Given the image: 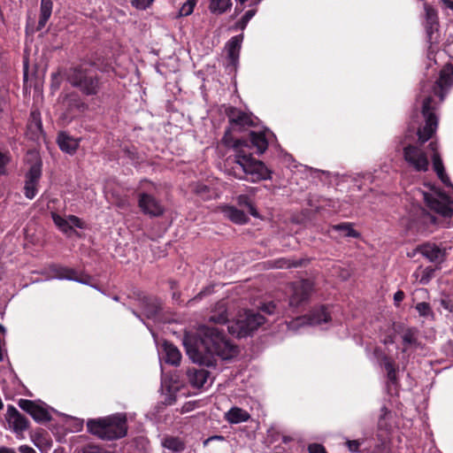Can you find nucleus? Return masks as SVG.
I'll return each instance as SVG.
<instances>
[{"label": "nucleus", "mask_w": 453, "mask_h": 453, "mask_svg": "<svg viewBox=\"0 0 453 453\" xmlns=\"http://www.w3.org/2000/svg\"><path fill=\"white\" fill-rule=\"evenodd\" d=\"M163 349L165 354V362L173 365H179L181 359L180 350L170 342H164Z\"/></svg>", "instance_id": "5701e85b"}, {"label": "nucleus", "mask_w": 453, "mask_h": 453, "mask_svg": "<svg viewBox=\"0 0 453 453\" xmlns=\"http://www.w3.org/2000/svg\"><path fill=\"white\" fill-rule=\"evenodd\" d=\"M42 175V169L40 164H35L31 166L29 172L26 176L25 182V196L28 199H33L37 194V186Z\"/></svg>", "instance_id": "ddd939ff"}, {"label": "nucleus", "mask_w": 453, "mask_h": 453, "mask_svg": "<svg viewBox=\"0 0 453 453\" xmlns=\"http://www.w3.org/2000/svg\"><path fill=\"white\" fill-rule=\"evenodd\" d=\"M453 85V65H445L441 73L439 80L436 81L435 85L433 87V92L435 96L440 97V101L441 102L444 99V96L447 90Z\"/></svg>", "instance_id": "1a4fd4ad"}, {"label": "nucleus", "mask_w": 453, "mask_h": 453, "mask_svg": "<svg viewBox=\"0 0 453 453\" xmlns=\"http://www.w3.org/2000/svg\"><path fill=\"white\" fill-rule=\"evenodd\" d=\"M187 375L188 382L193 388H201L208 380L209 372L203 368H190L188 370Z\"/></svg>", "instance_id": "6ab92c4d"}, {"label": "nucleus", "mask_w": 453, "mask_h": 453, "mask_svg": "<svg viewBox=\"0 0 453 453\" xmlns=\"http://www.w3.org/2000/svg\"><path fill=\"white\" fill-rule=\"evenodd\" d=\"M403 341L404 343L411 344L414 342L413 334L411 332H406L403 335Z\"/></svg>", "instance_id": "603ef678"}, {"label": "nucleus", "mask_w": 453, "mask_h": 453, "mask_svg": "<svg viewBox=\"0 0 453 453\" xmlns=\"http://www.w3.org/2000/svg\"><path fill=\"white\" fill-rule=\"evenodd\" d=\"M58 277L62 280L65 279L83 282L81 280L75 276V272L73 270L65 267H61L58 269Z\"/></svg>", "instance_id": "c9c22d12"}, {"label": "nucleus", "mask_w": 453, "mask_h": 453, "mask_svg": "<svg viewBox=\"0 0 453 453\" xmlns=\"http://www.w3.org/2000/svg\"><path fill=\"white\" fill-rule=\"evenodd\" d=\"M308 451L309 453H326L325 448L317 443L309 445Z\"/></svg>", "instance_id": "49530a36"}, {"label": "nucleus", "mask_w": 453, "mask_h": 453, "mask_svg": "<svg viewBox=\"0 0 453 453\" xmlns=\"http://www.w3.org/2000/svg\"><path fill=\"white\" fill-rule=\"evenodd\" d=\"M198 335L197 340L189 337L184 339L187 354L194 363L211 366L215 356L226 360L238 354L237 347L218 328L202 326L199 327Z\"/></svg>", "instance_id": "f257e3e1"}, {"label": "nucleus", "mask_w": 453, "mask_h": 453, "mask_svg": "<svg viewBox=\"0 0 453 453\" xmlns=\"http://www.w3.org/2000/svg\"><path fill=\"white\" fill-rule=\"evenodd\" d=\"M51 80H52V87L55 89H58L59 88L60 82H61L60 73H53L51 74Z\"/></svg>", "instance_id": "09e8293b"}, {"label": "nucleus", "mask_w": 453, "mask_h": 453, "mask_svg": "<svg viewBox=\"0 0 453 453\" xmlns=\"http://www.w3.org/2000/svg\"><path fill=\"white\" fill-rule=\"evenodd\" d=\"M207 293V289L202 290L196 297L195 299L201 298L203 296H204Z\"/></svg>", "instance_id": "052dcab7"}, {"label": "nucleus", "mask_w": 453, "mask_h": 453, "mask_svg": "<svg viewBox=\"0 0 453 453\" xmlns=\"http://www.w3.org/2000/svg\"><path fill=\"white\" fill-rule=\"evenodd\" d=\"M260 2L261 0H252L251 5L257 6ZM256 12V7H253L252 9L247 11L241 19V20L236 23V27L241 30H243L246 27L249 21L255 16Z\"/></svg>", "instance_id": "c756f323"}, {"label": "nucleus", "mask_w": 453, "mask_h": 453, "mask_svg": "<svg viewBox=\"0 0 453 453\" xmlns=\"http://www.w3.org/2000/svg\"><path fill=\"white\" fill-rule=\"evenodd\" d=\"M196 4V0H188L180 7L178 16L179 17H186V16L190 15L193 12Z\"/></svg>", "instance_id": "4c0bfd02"}, {"label": "nucleus", "mask_w": 453, "mask_h": 453, "mask_svg": "<svg viewBox=\"0 0 453 453\" xmlns=\"http://www.w3.org/2000/svg\"><path fill=\"white\" fill-rule=\"evenodd\" d=\"M388 377L390 380L394 381L395 380V370L388 372Z\"/></svg>", "instance_id": "13d9d810"}, {"label": "nucleus", "mask_w": 453, "mask_h": 453, "mask_svg": "<svg viewBox=\"0 0 453 453\" xmlns=\"http://www.w3.org/2000/svg\"><path fill=\"white\" fill-rule=\"evenodd\" d=\"M10 157L7 154L0 152V175L4 173L5 165L9 162Z\"/></svg>", "instance_id": "a18cd8bd"}, {"label": "nucleus", "mask_w": 453, "mask_h": 453, "mask_svg": "<svg viewBox=\"0 0 453 453\" xmlns=\"http://www.w3.org/2000/svg\"><path fill=\"white\" fill-rule=\"evenodd\" d=\"M232 128L239 127L240 129L254 125L252 117L236 108H230L227 111Z\"/></svg>", "instance_id": "f3484780"}, {"label": "nucleus", "mask_w": 453, "mask_h": 453, "mask_svg": "<svg viewBox=\"0 0 453 453\" xmlns=\"http://www.w3.org/2000/svg\"><path fill=\"white\" fill-rule=\"evenodd\" d=\"M416 310L418 311V312L419 313L420 316L426 317V316H429L432 314L431 307H430L429 303H427L426 302L418 303L416 305Z\"/></svg>", "instance_id": "58836bf2"}, {"label": "nucleus", "mask_w": 453, "mask_h": 453, "mask_svg": "<svg viewBox=\"0 0 453 453\" xmlns=\"http://www.w3.org/2000/svg\"><path fill=\"white\" fill-rule=\"evenodd\" d=\"M231 0H211L210 10L213 13L221 14L231 6Z\"/></svg>", "instance_id": "2f4dec72"}, {"label": "nucleus", "mask_w": 453, "mask_h": 453, "mask_svg": "<svg viewBox=\"0 0 453 453\" xmlns=\"http://www.w3.org/2000/svg\"><path fill=\"white\" fill-rule=\"evenodd\" d=\"M67 220L69 222V226H71V229L73 226H76L78 228L84 227V223L76 216L70 215L68 216Z\"/></svg>", "instance_id": "37998d69"}, {"label": "nucleus", "mask_w": 453, "mask_h": 453, "mask_svg": "<svg viewBox=\"0 0 453 453\" xmlns=\"http://www.w3.org/2000/svg\"><path fill=\"white\" fill-rule=\"evenodd\" d=\"M426 19L427 23L430 25V28L434 25L437 24L438 17L436 11L428 4H425Z\"/></svg>", "instance_id": "e433bc0d"}, {"label": "nucleus", "mask_w": 453, "mask_h": 453, "mask_svg": "<svg viewBox=\"0 0 453 453\" xmlns=\"http://www.w3.org/2000/svg\"><path fill=\"white\" fill-rule=\"evenodd\" d=\"M223 211L225 216L234 223L242 224L247 220L245 213L234 207H226Z\"/></svg>", "instance_id": "cd10ccee"}, {"label": "nucleus", "mask_w": 453, "mask_h": 453, "mask_svg": "<svg viewBox=\"0 0 453 453\" xmlns=\"http://www.w3.org/2000/svg\"><path fill=\"white\" fill-rule=\"evenodd\" d=\"M5 418L9 426L17 434L23 433L28 427V420L12 405L7 406Z\"/></svg>", "instance_id": "f8f14e48"}, {"label": "nucleus", "mask_w": 453, "mask_h": 453, "mask_svg": "<svg viewBox=\"0 0 453 453\" xmlns=\"http://www.w3.org/2000/svg\"><path fill=\"white\" fill-rule=\"evenodd\" d=\"M74 117V114H71L70 116H65L64 118L67 119V121H69L71 119H73Z\"/></svg>", "instance_id": "680f3d73"}, {"label": "nucleus", "mask_w": 453, "mask_h": 453, "mask_svg": "<svg viewBox=\"0 0 453 453\" xmlns=\"http://www.w3.org/2000/svg\"><path fill=\"white\" fill-rule=\"evenodd\" d=\"M260 310L268 315H272L276 311V304L273 302L265 303L260 306Z\"/></svg>", "instance_id": "79ce46f5"}, {"label": "nucleus", "mask_w": 453, "mask_h": 453, "mask_svg": "<svg viewBox=\"0 0 453 453\" xmlns=\"http://www.w3.org/2000/svg\"><path fill=\"white\" fill-rule=\"evenodd\" d=\"M250 141L252 145L257 149L258 154H263L268 147V142L265 133L250 132Z\"/></svg>", "instance_id": "a878e982"}, {"label": "nucleus", "mask_w": 453, "mask_h": 453, "mask_svg": "<svg viewBox=\"0 0 453 453\" xmlns=\"http://www.w3.org/2000/svg\"><path fill=\"white\" fill-rule=\"evenodd\" d=\"M312 282L308 280H298L289 286V306L298 307L306 302L312 291Z\"/></svg>", "instance_id": "6e6552de"}, {"label": "nucleus", "mask_w": 453, "mask_h": 453, "mask_svg": "<svg viewBox=\"0 0 453 453\" xmlns=\"http://www.w3.org/2000/svg\"><path fill=\"white\" fill-rule=\"evenodd\" d=\"M424 200L426 204L436 212L440 213L443 217L449 218L452 215V209L446 202L445 197L438 195L434 196V195L422 193Z\"/></svg>", "instance_id": "4468645a"}, {"label": "nucleus", "mask_w": 453, "mask_h": 453, "mask_svg": "<svg viewBox=\"0 0 453 453\" xmlns=\"http://www.w3.org/2000/svg\"><path fill=\"white\" fill-rule=\"evenodd\" d=\"M139 207L143 213L152 217H158L164 212L160 203L152 196L144 193L140 196Z\"/></svg>", "instance_id": "2eb2a0df"}, {"label": "nucleus", "mask_w": 453, "mask_h": 453, "mask_svg": "<svg viewBox=\"0 0 453 453\" xmlns=\"http://www.w3.org/2000/svg\"><path fill=\"white\" fill-rule=\"evenodd\" d=\"M418 272L414 273V276L418 277Z\"/></svg>", "instance_id": "0e129e2a"}, {"label": "nucleus", "mask_w": 453, "mask_h": 453, "mask_svg": "<svg viewBox=\"0 0 453 453\" xmlns=\"http://www.w3.org/2000/svg\"><path fill=\"white\" fill-rule=\"evenodd\" d=\"M332 228L335 231L341 232L342 236L345 237H358L359 234L357 232L350 223H342L334 225Z\"/></svg>", "instance_id": "473e14b6"}, {"label": "nucleus", "mask_w": 453, "mask_h": 453, "mask_svg": "<svg viewBox=\"0 0 453 453\" xmlns=\"http://www.w3.org/2000/svg\"><path fill=\"white\" fill-rule=\"evenodd\" d=\"M330 319L329 314L324 307L314 311L309 317H301L291 321L288 326L290 330H296L299 326L307 325H320L323 322H327Z\"/></svg>", "instance_id": "9d476101"}, {"label": "nucleus", "mask_w": 453, "mask_h": 453, "mask_svg": "<svg viewBox=\"0 0 453 453\" xmlns=\"http://www.w3.org/2000/svg\"><path fill=\"white\" fill-rule=\"evenodd\" d=\"M291 266H296V265H292L288 261H286V260L278 261L277 267H279V268H289Z\"/></svg>", "instance_id": "864d4df0"}, {"label": "nucleus", "mask_w": 453, "mask_h": 453, "mask_svg": "<svg viewBox=\"0 0 453 453\" xmlns=\"http://www.w3.org/2000/svg\"><path fill=\"white\" fill-rule=\"evenodd\" d=\"M210 321L216 324H225L227 321L226 307L224 303H219L210 317Z\"/></svg>", "instance_id": "c85d7f7f"}, {"label": "nucleus", "mask_w": 453, "mask_h": 453, "mask_svg": "<svg viewBox=\"0 0 453 453\" xmlns=\"http://www.w3.org/2000/svg\"><path fill=\"white\" fill-rule=\"evenodd\" d=\"M52 8V0H41L40 17L38 21L39 29H42V27H45L46 23L51 16Z\"/></svg>", "instance_id": "b1692460"}, {"label": "nucleus", "mask_w": 453, "mask_h": 453, "mask_svg": "<svg viewBox=\"0 0 453 453\" xmlns=\"http://www.w3.org/2000/svg\"><path fill=\"white\" fill-rule=\"evenodd\" d=\"M89 433L103 440H115L127 434V418L117 414L98 419H90L87 423Z\"/></svg>", "instance_id": "7ed1b4c3"}, {"label": "nucleus", "mask_w": 453, "mask_h": 453, "mask_svg": "<svg viewBox=\"0 0 453 453\" xmlns=\"http://www.w3.org/2000/svg\"><path fill=\"white\" fill-rule=\"evenodd\" d=\"M19 406L23 411L27 412L36 422H46L50 420L51 417L50 412L43 406L37 404L35 402L20 399Z\"/></svg>", "instance_id": "9b49d317"}, {"label": "nucleus", "mask_w": 453, "mask_h": 453, "mask_svg": "<svg viewBox=\"0 0 453 453\" xmlns=\"http://www.w3.org/2000/svg\"><path fill=\"white\" fill-rule=\"evenodd\" d=\"M63 104L71 113L73 111L82 112L84 110L87 109V105L75 94H71L67 96L65 98Z\"/></svg>", "instance_id": "393cba45"}, {"label": "nucleus", "mask_w": 453, "mask_h": 453, "mask_svg": "<svg viewBox=\"0 0 453 453\" xmlns=\"http://www.w3.org/2000/svg\"><path fill=\"white\" fill-rule=\"evenodd\" d=\"M422 273H423V275H422V277L420 278L419 282H420L421 284H424V285H425V284H426V283L429 281V280L431 279V276H432V273H433V270H432V269H428V268H427V269H426V270L422 271Z\"/></svg>", "instance_id": "de8ad7c7"}, {"label": "nucleus", "mask_w": 453, "mask_h": 453, "mask_svg": "<svg viewBox=\"0 0 453 453\" xmlns=\"http://www.w3.org/2000/svg\"><path fill=\"white\" fill-rule=\"evenodd\" d=\"M155 0H131V4L139 10L149 8Z\"/></svg>", "instance_id": "ea45409f"}, {"label": "nucleus", "mask_w": 453, "mask_h": 453, "mask_svg": "<svg viewBox=\"0 0 453 453\" xmlns=\"http://www.w3.org/2000/svg\"><path fill=\"white\" fill-rule=\"evenodd\" d=\"M265 323V318L258 311L242 310L228 326L229 333L237 337H246L253 334Z\"/></svg>", "instance_id": "20e7f679"}, {"label": "nucleus", "mask_w": 453, "mask_h": 453, "mask_svg": "<svg viewBox=\"0 0 453 453\" xmlns=\"http://www.w3.org/2000/svg\"><path fill=\"white\" fill-rule=\"evenodd\" d=\"M242 35L232 37L226 45L228 58L232 65H235L238 58L242 46Z\"/></svg>", "instance_id": "412c9836"}, {"label": "nucleus", "mask_w": 453, "mask_h": 453, "mask_svg": "<svg viewBox=\"0 0 453 453\" xmlns=\"http://www.w3.org/2000/svg\"><path fill=\"white\" fill-rule=\"evenodd\" d=\"M434 109L433 96H426L422 104V114L426 119V125L417 132L418 142L421 144L427 142L437 129L438 119L434 112Z\"/></svg>", "instance_id": "423d86ee"}, {"label": "nucleus", "mask_w": 453, "mask_h": 453, "mask_svg": "<svg viewBox=\"0 0 453 453\" xmlns=\"http://www.w3.org/2000/svg\"><path fill=\"white\" fill-rule=\"evenodd\" d=\"M19 449L20 453H36L33 448L27 445L20 446Z\"/></svg>", "instance_id": "5fc2aeb1"}, {"label": "nucleus", "mask_w": 453, "mask_h": 453, "mask_svg": "<svg viewBox=\"0 0 453 453\" xmlns=\"http://www.w3.org/2000/svg\"><path fill=\"white\" fill-rule=\"evenodd\" d=\"M72 86L78 88L87 96L96 95L99 89V82L96 75L82 67L71 68L66 74Z\"/></svg>", "instance_id": "39448f33"}, {"label": "nucleus", "mask_w": 453, "mask_h": 453, "mask_svg": "<svg viewBox=\"0 0 453 453\" xmlns=\"http://www.w3.org/2000/svg\"><path fill=\"white\" fill-rule=\"evenodd\" d=\"M429 150L433 152L432 160L434 170L437 173L439 179L447 186H450L451 183L448 175L445 173L444 166L441 156L438 152V143L436 142H432L428 145Z\"/></svg>", "instance_id": "dca6fc26"}, {"label": "nucleus", "mask_w": 453, "mask_h": 453, "mask_svg": "<svg viewBox=\"0 0 453 453\" xmlns=\"http://www.w3.org/2000/svg\"><path fill=\"white\" fill-rule=\"evenodd\" d=\"M143 305L144 313L148 318L154 317L160 308V304L157 300L146 299L143 301Z\"/></svg>", "instance_id": "72a5a7b5"}, {"label": "nucleus", "mask_w": 453, "mask_h": 453, "mask_svg": "<svg viewBox=\"0 0 453 453\" xmlns=\"http://www.w3.org/2000/svg\"><path fill=\"white\" fill-rule=\"evenodd\" d=\"M420 253L430 262L441 263L445 257V250L435 244L426 243L419 247Z\"/></svg>", "instance_id": "a211bd4d"}, {"label": "nucleus", "mask_w": 453, "mask_h": 453, "mask_svg": "<svg viewBox=\"0 0 453 453\" xmlns=\"http://www.w3.org/2000/svg\"><path fill=\"white\" fill-rule=\"evenodd\" d=\"M403 158L406 163L418 172H426L429 161L426 154L416 145H408L403 148Z\"/></svg>", "instance_id": "0eeeda50"}, {"label": "nucleus", "mask_w": 453, "mask_h": 453, "mask_svg": "<svg viewBox=\"0 0 453 453\" xmlns=\"http://www.w3.org/2000/svg\"><path fill=\"white\" fill-rule=\"evenodd\" d=\"M222 142L234 150V162L242 169L247 180L258 182L271 178L272 173L267 166L262 161L255 159L250 152L246 151L245 149L249 147L246 141L233 140L230 130H227Z\"/></svg>", "instance_id": "f03ea898"}, {"label": "nucleus", "mask_w": 453, "mask_h": 453, "mask_svg": "<svg viewBox=\"0 0 453 453\" xmlns=\"http://www.w3.org/2000/svg\"><path fill=\"white\" fill-rule=\"evenodd\" d=\"M28 129L33 133L35 137H38L42 134V121L40 114L33 111L28 123Z\"/></svg>", "instance_id": "7c9ffc66"}, {"label": "nucleus", "mask_w": 453, "mask_h": 453, "mask_svg": "<svg viewBox=\"0 0 453 453\" xmlns=\"http://www.w3.org/2000/svg\"><path fill=\"white\" fill-rule=\"evenodd\" d=\"M76 453H102V449L96 445H86L76 450Z\"/></svg>", "instance_id": "a19ab883"}, {"label": "nucleus", "mask_w": 453, "mask_h": 453, "mask_svg": "<svg viewBox=\"0 0 453 453\" xmlns=\"http://www.w3.org/2000/svg\"><path fill=\"white\" fill-rule=\"evenodd\" d=\"M240 2L241 4H243L245 2H247L248 0H238Z\"/></svg>", "instance_id": "e2e57ef3"}, {"label": "nucleus", "mask_w": 453, "mask_h": 453, "mask_svg": "<svg viewBox=\"0 0 453 453\" xmlns=\"http://www.w3.org/2000/svg\"><path fill=\"white\" fill-rule=\"evenodd\" d=\"M0 453H16L13 449L2 448L0 449Z\"/></svg>", "instance_id": "bf43d9fd"}, {"label": "nucleus", "mask_w": 453, "mask_h": 453, "mask_svg": "<svg viewBox=\"0 0 453 453\" xmlns=\"http://www.w3.org/2000/svg\"><path fill=\"white\" fill-rule=\"evenodd\" d=\"M359 445L360 444H359L358 441H347V446H348L349 449L352 452L357 451Z\"/></svg>", "instance_id": "8fccbe9b"}, {"label": "nucleus", "mask_w": 453, "mask_h": 453, "mask_svg": "<svg viewBox=\"0 0 453 453\" xmlns=\"http://www.w3.org/2000/svg\"><path fill=\"white\" fill-rule=\"evenodd\" d=\"M237 200H238L239 204L248 206L250 208V213L254 216L256 215V212H255L251 203H250L249 198L246 196H239Z\"/></svg>", "instance_id": "c03bdc74"}, {"label": "nucleus", "mask_w": 453, "mask_h": 453, "mask_svg": "<svg viewBox=\"0 0 453 453\" xmlns=\"http://www.w3.org/2000/svg\"><path fill=\"white\" fill-rule=\"evenodd\" d=\"M162 446L173 452L180 453L185 449V443L178 437L168 436L163 439Z\"/></svg>", "instance_id": "bb28decb"}, {"label": "nucleus", "mask_w": 453, "mask_h": 453, "mask_svg": "<svg viewBox=\"0 0 453 453\" xmlns=\"http://www.w3.org/2000/svg\"><path fill=\"white\" fill-rule=\"evenodd\" d=\"M51 218L55 223V225L64 233H67L71 230V226H69V222L67 219H64L56 212L51 213Z\"/></svg>", "instance_id": "f704fd0d"}, {"label": "nucleus", "mask_w": 453, "mask_h": 453, "mask_svg": "<svg viewBox=\"0 0 453 453\" xmlns=\"http://www.w3.org/2000/svg\"><path fill=\"white\" fill-rule=\"evenodd\" d=\"M443 4L453 12V0H441Z\"/></svg>", "instance_id": "4d7b16f0"}, {"label": "nucleus", "mask_w": 453, "mask_h": 453, "mask_svg": "<svg viewBox=\"0 0 453 453\" xmlns=\"http://www.w3.org/2000/svg\"><path fill=\"white\" fill-rule=\"evenodd\" d=\"M404 296L405 295L402 290L395 292L394 295V301H395V304L398 305L403 300Z\"/></svg>", "instance_id": "3c124183"}, {"label": "nucleus", "mask_w": 453, "mask_h": 453, "mask_svg": "<svg viewBox=\"0 0 453 453\" xmlns=\"http://www.w3.org/2000/svg\"><path fill=\"white\" fill-rule=\"evenodd\" d=\"M58 143L61 150L73 154L79 147V139L73 138L65 132L59 133L58 136Z\"/></svg>", "instance_id": "aec40b11"}, {"label": "nucleus", "mask_w": 453, "mask_h": 453, "mask_svg": "<svg viewBox=\"0 0 453 453\" xmlns=\"http://www.w3.org/2000/svg\"><path fill=\"white\" fill-rule=\"evenodd\" d=\"M384 366H385V369H386L387 372H389V371L395 370L393 363L389 359H388V358H386L384 360Z\"/></svg>", "instance_id": "6e6d98bb"}, {"label": "nucleus", "mask_w": 453, "mask_h": 453, "mask_svg": "<svg viewBox=\"0 0 453 453\" xmlns=\"http://www.w3.org/2000/svg\"><path fill=\"white\" fill-rule=\"evenodd\" d=\"M225 418L231 424H238L249 420L250 415L243 409L233 407L225 414Z\"/></svg>", "instance_id": "4be33fe9"}]
</instances>
